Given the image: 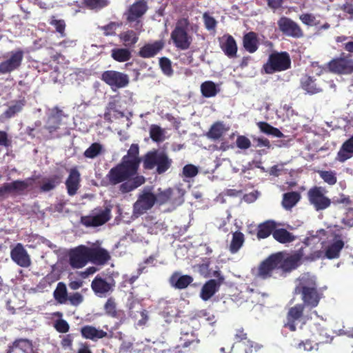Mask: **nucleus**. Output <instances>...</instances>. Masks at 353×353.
<instances>
[{"mask_svg":"<svg viewBox=\"0 0 353 353\" xmlns=\"http://www.w3.org/2000/svg\"><path fill=\"white\" fill-rule=\"evenodd\" d=\"M142 161L144 170H150L156 168L158 174L167 172L172 163V160L167 154L157 150L148 152L143 156ZM141 162L139 146L137 143H132L121 162L112 168L107 174L105 178L109 184H120L119 190L123 194L128 193L143 185L145 179L138 174Z\"/></svg>","mask_w":353,"mask_h":353,"instance_id":"obj_1","label":"nucleus"},{"mask_svg":"<svg viewBox=\"0 0 353 353\" xmlns=\"http://www.w3.org/2000/svg\"><path fill=\"white\" fill-rule=\"evenodd\" d=\"M297 280L294 293L301 295L305 307H316L323 297V293L318 289L316 278L309 273H304Z\"/></svg>","mask_w":353,"mask_h":353,"instance_id":"obj_2","label":"nucleus"},{"mask_svg":"<svg viewBox=\"0 0 353 353\" xmlns=\"http://www.w3.org/2000/svg\"><path fill=\"white\" fill-rule=\"evenodd\" d=\"M344 49L349 53H341L340 57L332 59L327 63L329 71L338 74H347L353 72V41H349L344 43Z\"/></svg>","mask_w":353,"mask_h":353,"instance_id":"obj_3","label":"nucleus"},{"mask_svg":"<svg viewBox=\"0 0 353 353\" xmlns=\"http://www.w3.org/2000/svg\"><path fill=\"white\" fill-rule=\"evenodd\" d=\"M291 63V59L288 52L274 51L269 55L267 61L263 65L262 70L265 74H272L290 69Z\"/></svg>","mask_w":353,"mask_h":353,"instance_id":"obj_4","label":"nucleus"},{"mask_svg":"<svg viewBox=\"0 0 353 353\" xmlns=\"http://www.w3.org/2000/svg\"><path fill=\"white\" fill-rule=\"evenodd\" d=\"M189 24L188 19H181L177 21L174 29L171 32L170 37L174 46L181 50L190 48L192 42V37L188 33Z\"/></svg>","mask_w":353,"mask_h":353,"instance_id":"obj_5","label":"nucleus"},{"mask_svg":"<svg viewBox=\"0 0 353 353\" xmlns=\"http://www.w3.org/2000/svg\"><path fill=\"white\" fill-rule=\"evenodd\" d=\"M112 205H107L103 209L95 208L91 214L81 218V223L85 227H99L110 220Z\"/></svg>","mask_w":353,"mask_h":353,"instance_id":"obj_6","label":"nucleus"},{"mask_svg":"<svg viewBox=\"0 0 353 353\" xmlns=\"http://www.w3.org/2000/svg\"><path fill=\"white\" fill-rule=\"evenodd\" d=\"M24 52L21 49L10 51L3 56L0 63V74H6L18 70L22 63Z\"/></svg>","mask_w":353,"mask_h":353,"instance_id":"obj_7","label":"nucleus"},{"mask_svg":"<svg viewBox=\"0 0 353 353\" xmlns=\"http://www.w3.org/2000/svg\"><path fill=\"white\" fill-rule=\"evenodd\" d=\"M101 79L114 91L127 87L130 83L127 74L114 70L103 72Z\"/></svg>","mask_w":353,"mask_h":353,"instance_id":"obj_8","label":"nucleus"},{"mask_svg":"<svg viewBox=\"0 0 353 353\" xmlns=\"http://www.w3.org/2000/svg\"><path fill=\"white\" fill-rule=\"evenodd\" d=\"M277 26L279 31L286 37L300 39L304 35L303 30L301 26L289 17H281L277 21Z\"/></svg>","mask_w":353,"mask_h":353,"instance_id":"obj_9","label":"nucleus"},{"mask_svg":"<svg viewBox=\"0 0 353 353\" xmlns=\"http://www.w3.org/2000/svg\"><path fill=\"white\" fill-rule=\"evenodd\" d=\"M148 10V4L145 1H137L131 5L126 12V19L128 22H136L132 26L136 30H141L142 23L140 19L145 14Z\"/></svg>","mask_w":353,"mask_h":353,"instance_id":"obj_10","label":"nucleus"},{"mask_svg":"<svg viewBox=\"0 0 353 353\" xmlns=\"http://www.w3.org/2000/svg\"><path fill=\"white\" fill-rule=\"evenodd\" d=\"M155 194L150 191H143L133 205V215L139 216L150 210L156 203Z\"/></svg>","mask_w":353,"mask_h":353,"instance_id":"obj_11","label":"nucleus"},{"mask_svg":"<svg viewBox=\"0 0 353 353\" xmlns=\"http://www.w3.org/2000/svg\"><path fill=\"white\" fill-rule=\"evenodd\" d=\"M279 258L276 256V253L270 254L260 263L254 274L255 276L263 280L270 279L272 276L273 272L279 270Z\"/></svg>","mask_w":353,"mask_h":353,"instance_id":"obj_12","label":"nucleus"},{"mask_svg":"<svg viewBox=\"0 0 353 353\" xmlns=\"http://www.w3.org/2000/svg\"><path fill=\"white\" fill-rule=\"evenodd\" d=\"M307 198L311 205L316 210H323L327 208L331 204V200L325 196L321 187L314 186L307 192Z\"/></svg>","mask_w":353,"mask_h":353,"instance_id":"obj_13","label":"nucleus"},{"mask_svg":"<svg viewBox=\"0 0 353 353\" xmlns=\"http://www.w3.org/2000/svg\"><path fill=\"white\" fill-rule=\"evenodd\" d=\"M89 262L88 247L79 245L70 250L69 263L73 268H82Z\"/></svg>","mask_w":353,"mask_h":353,"instance_id":"obj_14","label":"nucleus"},{"mask_svg":"<svg viewBox=\"0 0 353 353\" xmlns=\"http://www.w3.org/2000/svg\"><path fill=\"white\" fill-rule=\"evenodd\" d=\"M34 179L31 177L26 180H16L11 183H5L0 187V198L12 192L23 193L32 185Z\"/></svg>","mask_w":353,"mask_h":353,"instance_id":"obj_15","label":"nucleus"},{"mask_svg":"<svg viewBox=\"0 0 353 353\" xmlns=\"http://www.w3.org/2000/svg\"><path fill=\"white\" fill-rule=\"evenodd\" d=\"M115 282L113 279L109 281L102 278L99 275L95 276L91 283V288L95 294L102 296L114 290Z\"/></svg>","mask_w":353,"mask_h":353,"instance_id":"obj_16","label":"nucleus"},{"mask_svg":"<svg viewBox=\"0 0 353 353\" xmlns=\"http://www.w3.org/2000/svg\"><path fill=\"white\" fill-rule=\"evenodd\" d=\"M10 256L12 260L20 267L28 268L31 265L30 256L21 243H17L11 250Z\"/></svg>","mask_w":353,"mask_h":353,"instance_id":"obj_17","label":"nucleus"},{"mask_svg":"<svg viewBox=\"0 0 353 353\" xmlns=\"http://www.w3.org/2000/svg\"><path fill=\"white\" fill-rule=\"evenodd\" d=\"M305 307V305L301 303L296 304L290 307L287 313L284 327L288 328L291 332H295L296 330L295 323L303 317Z\"/></svg>","mask_w":353,"mask_h":353,"instance_id":"obj_18","label":"nucleus"},{"mask_svg":"<svg viewBox=\"0 0 353 353\" xmlns=\"http://www.w3.org/2000/svg\"><path fill=\"white\" fill-rule=\"evenodd\" d=\"M276 256L279 258L278 269L281 270L282 276H285L287 273L296 269L301 264L298 256L295 257L291 254L285 258L281 252L276 253Z\"/></svg>","mask_w":353,"mask_h":353,"instance_id":"obj_19","label":"nucleus"},{"mask_svg":"<svg viewBox=\"0 0 353 353\" xmlns=\"http://www.w3.org/2000/svg\"><path fill=\"white\" fill-rule=\"evenodd\" d=\"M165 41L163 39L154 41L153 43H148L143 45L138 52V56L149 59L155 57L165 47Z\"/></svg>","mask_w":353,"mask_h":353,"instance_id":"obj_20","label":"nucleus"},{"mask_svg":"<svg viewBox=\"0 0 353 353\" xmlns=\"http://www.w3.org/2000/svg\"><path fill=\"white\" fill-rule=\"evenodd\" d=\"M65 184L69 196H72L77 193L81 187V174L76 167L70 170Z\"/></svg>","mask_w":353,"mask_h":353,"instance_id":"obj_21","label":"nucleus"},{"mask_svg":"<svg viewBox=\"0 0 353 353\" xmlns=\"http://www.w3.org/2000/svg\"><path fill=\"white\" fill-rule=\"evenodd\" d=\"M89 261L98 265L106 264L111 259L108 250L101 247H88Z\"/></svg>","mask_w":353,"mask_h":353,"instance_id":"obj_22","label":"nucleus"},{"mask_svg":"<svg viewBox=\"0 0 353 353\" xmlns=\"http://www.w3.org/2000/svg\"><path fill=\"white\" fill-rule=\"evenodd\" d=\"M220 48L224 54L229 58L236 57L237 45L234 37L230 34H225L220 41Z\"/></svg>","mask_w":353,"mask_h":353,"instance_id":"obj_23","label":"nucleus"},{"mask_svg":"<svg viewBox=\"0 0 353 353\" xmlns=\"http://www.w3.org/2000/svg\"><path fill=\"white\" fill-rule=\"evenodd\" d=\"M176 193L171 188H168L163 191L159 192L155 194L156 203L159 205L169 203L172 205H179L182 203L181 198L176 199L175 196Z\"/></svg>","mask_w":353,"mask_h":353,"instance_id":"obj_24","label":"nucleus"},{"mask_svg":"<svg viewBox=\"0 0 353 353\" xmlns=\"http://www.w3.org/2000/svg\"><path fill=\"white\" fill-rule=\"evenodd\" d=\"M61 119L59 115H51L48 117L45 126L41 129V133L45 139L52 138V134L56 132L61 125Z\"/></svg>","mask_w":353,"mask_h":353,"instance_id":"obj_25","label":"nucleus"},{"mask_svg":"<svg viewBox=\"0 0 353 353\" xmlns=\"http://www.w3.org/2000/svg\"><path fill=\"white\" fill-rule=\"evenodd\" d=\"M80 332L83 338L93 341H97L99 339L105 338L108 335V333L103 330L97 329L95 327L90 325L81 327Z\"/></svg>","mask_w":353,"mask_h":353,"instance_id":"obj_26","label":"nucleus"},{"mask_svg":"<svg viewBox=\"0 0 353 353\" xmlns=\"http://www.w3.org/2000/svg\"><path fill=\"white\" fill-rule=\"evenodd\" d=\"M193 277L190 275H180L179 272H174L170 278V284L176 289L183 290L190 285L193 281Z\"/></svg>","mask_w":353,"mask_h":353,"instance_id":"obj_27","label":"nucleus"},{"mask_svg":"<svg viewBox=\"0 0 353 353\" xmlns=\"http://www.w3.org/2000/svg\"><path fill=\"white\" fill-rule=\"evenodd\" d=\"M220 287L214 280H208L201 289L200 298L204 301L210 300L219 290Z\"/></svg>","mask_w":353,"mask_h":353,"instance_id":"obj_28","label":"nucleus"},{"mask_svg":"<svg viewBox=\"0 0 353 353\" xmlns=\"http://www.w3.org/2000/svg\"><path fill=\"white\" fill-rule=\"evenodd\" d=\"M259 41L257 34L254 32L245 33L243 37V46L249 53H254L259 48Z\"/></svg>","mask_w":353,"mask_h":353,"instance_id":"obj_29","label":"nucleus"},{"mask_svg":"<svg viewBox=\"0 0 353 353\" xmlns=\"http://www.w3.org/2000/svg\"><path fill=\"white\" fill-rule=\"evenodd\" d=\"M14 349H19L24 353H29L32 350V343L28 339H17L8 345L6 353H12Z\"/></svg>","mask_w":353,"mask_h":353,"instance_id":"obj_30","label":"nucleus"},{"mask_svg":"<svg viewBox=\"0 0 353 353\" xmlns=\"http://www.w3.org/2000/svg\"><path fill=\"white\" fill-rule=\"evenodd\" d=\"M313 77L305 75L301 79V87L310 94H316L322 91V88L315 82Z\"/></svg>","mask_w":353,"mask_h":353,"instance_id":"obj_31","label":"nucleus"},{"mask_svg":"<svg viewBox=\"0 0 353 353\" xmlns=\"http://www.w3.org/2000/svg\"><path fill=\"white\" fill-rule=\"evenodd\" d=\"M353 156V136L343 143L336 158L340 162H344Z\"/></svg>","mask_w":353,"mask_h":353,"instance_id":"obj_32","label":"nucleus"},{"mask_svg":"<svg viewBox=\"0 0 353 353\" xmlns=\"http://www.w3.org/2000/svg\"><path fill=\"white\" fill-rule=\"evenodd\" d=\"M119 37L125 47L128 48L134 47L139 39V33L132 30H128L121 32Z\"/></svg>","mask_w":353,"mask_h":353,"instance_id":"obj_33","label":"nucleus"},{"mask_svg":"<svg viewBox=\"0 0 353 353\" xmlns=\"http://www.w3.org/2000/svg\"><path fill=\"white\" fill-rule=\"evenodd\" d=\"M228 130L229 128H226L223 122L216 121L210 127L207 133V137L212 140H218Z\"/></svg>","mask_w":353,"mask_h":353,"instance_id":"obj_34","label":"nucleus"},{"mask_svg":"<svg viewBox=\"0 0 353 353\" xmlns=\"http://www.w3.org/2000/svg\"><path fill=\"white\" fill-rule=\"evenodd\" d=\"M276 223L274 221H266L258 225L257 238L259 239L268 237L276 228Z\"/></svg>","mask_w":353,"mask_h":353,"instance_id":"obj_35","label":"nucleus"},{"mask_svg":"<svg viewBox=\"0 0 353 353\" xmlns=\"http://www.w3.org/2000/svg\"><path fill=\"white\" fill-rule=\"evenodd\" d=\"M272 236L276 241L283 244L291 243L296 239V236L292 233L284 228H275L272 232Z\"/></svg>","mask_w":353,"mask_h":353,"instance_id":"obj_36","label":"nucleus"},{"mask_svg":"<svg viewBox=\"0 0 353 353\" xmlns=\"http://www.w3.org/2000/svg\"><path fill=\"white\" fill-rule=\"evenodd\" d=\"M62 177L61 175L55 174L43 180L40 186V191L42 192H50L59 185L61 182Z\"/></svg>","mask_w":353,"mask_h":353,"instance_id":"obj_37","label":"nucleus"},{"mask_svg":"<svg viewBox=\"0 0 353 353\" xmlns=\"http://www.w3.org/2000/svg\"><path fill=\"white\" fill-rule=\"evenodd\" d=\"M111 57L117 62H125L132 57V52L130 48H116L111 50Z\"/></svg>","mask_w":353,"mask_h":353,"instance_id":"obj_38","label":"nucleus"},{"mask_svg":"<svg viewBox=\"0 0 353 353\" xmlns=\"http://www.w3.org/2000/svg\"><path fill=\"white\" fill-rule=\"evenodd\" d=\"M219 91V87L212 81H204L201 85V94L205 98L214 97Z\"/></svg>","mask_w":353,"mask_h":353,"instance_id":"obj_39","label":"nucleus"},{"mask_svg":"<svg viewBox=\"0 0 353 353\" xmlns=\"http://www.w3.org/2000/svg\"><path fill=\"white\" fill-rule=\"evenodd\" d=\"M245 242L244 234L239 231L232 233V239L229 246V250L232 254L239 252Z\"/></svg>","mask_w":353,"mask_h":353,"instance_id":"obj_40","label":"nucleus"},{"mask_svg":"<svg viewBox=\"0 0 353 353\" xmlns=\"http://www.w3.org/2000/svg\"><path fill=\"white\" fill-rule=\"evenodd\" d=\"M54 299L59 304H64L68 301V291L66 285L63 282H59L53 292Z\"/></svg>","mask_w":353,"mask_h":353,"instance_id":"obj_41","label":"nucleus"},{"mask_svg":"<svg viewBox=\"0 0 353 353\" xmlns=\"http://www.w3.org/2000/svg\"><path fill=\"white\" fill-rule=\"evenodd\" d=\"M343 246L344 243L341 239L335 241L333 243L327 246L325 250V256L329 259L338 258Z\"/></svg>","mask_w":353,"mask_h":353,"instance_id":"obj_42","label":"nucleus"},{"mask_svg":"<svg viewBox=\"0 0 353 353\" xmlns=\"http://www.w3.org/2000/svg\"><path fill=\"white\" fill-rule=\"evenodd\" d=\"M301 195L297 192H287L283 194L282 205L286 210H290L300 200Z\"/></svg>","mask_w":353,"mask_h":353,"instance_id":"obj_43","label":"nucleus"},{"mask_svg":"<svg viewBox=\"0 0 353 353\" xmlns=\"http://www.w3.org/2000/svg\"><path fill=\"white\" fill-rule=\"evenodd\" d=\"M257 126L260 129L261 132L268 135H272L277 138H281L283 137V134L278 128L272 126L265 121L258 122Z\"/></svg>","mask_w":353,"mask_h":353,"instance_id":"obj_44","label":"nucleus"},{"mask_svg":"<svg viewBox=\"0 0 353 353\" xmlns=\"http://www.w3.org/2000/svg\"><path fill=\"white\" fill-rule=\"evenodd\" d=\"M26 101L24 99L18 100L14 102L13 105H11L8 108L3 112L5 118L10 119L13 117L16 114L20 112L23 106L25 105Z\"/></svg>","mask_w":353,"mask_h":353,"instance_id":"obj_45","label":"nucleus"},{"mask_svg":"<svg viewBox=\"0 0 353 353\" xmlns=\"http://www.w3.org/2000/svg\"><path fill=\"white\" fill-rule=\"evenodd\" d=\"M104 310L105 314L112 318H119L120 316L121 311L117 310V305L114 298L110 297L108 299L105 305Z\"/></svg>","mask_w":353,"mask_h":353,"instance_id":"obj_46","label":"nucleus"},{"mask_svg":"<svg viewBox=\"0 0 353 353\" xmlns=\"http://www.w3.org/2000/svg\"><path fill=\"white\" fill-rule=\"evenodd\" d=\"M103 152V146L99 143H92L83 152V156L88 159H94Z\"/></svg>","mask_w":353,"mask_h":353,"instance_id":"obj_47","label":"nucleus"},{"mask_svg":"<svg viewBox=\"0 0 353 353\" xmlns=\"http://www.w3.org/2000/svg\"><path fill=\"white\" fill-rule=\"evenodd\" d=\"M49 24L54 27L56 31L61 37H65L66 23L63 19H57L54 16H52L49 21Z\"/></svg>","mask_w":353,"mask_h":353,"instance_id":"obj_48","label":"nucleus"},{"mask_svg":"<svg viewBox=\"0 0 353 353\" xmlns=\"http://www.w3.org/2000/svg\"><path fill=\"white\" fill-rule=\"evenodd\" d=\"M150 137L154 142H161L164 139L163 130L156 124H152L150 127Z\"/></svg>","mask_w":353,"mask_h":353,"instance_id":"obj_49","label":"nucleus"},{"mask_svg":"<svg viewBox=\"0 0 353 353\" xmlns=\"http://www.w3.org/2000/svg\"><path fill=\"white\" fill-rule=\"evenodd\" d=\"M82 3L88 9L97 10L106 7L109 2L108 0H82Z\"/></svg>","mask_w":353,"mask_h":353,"instance_id":"obj_50","label":"nucleus"},{"mask_svg":"<svg viewBox=\"0 0 353 353\" xmlns=\"http://www.w3.org/2000/svg\"><path fill=\"white\" fill-rule=\"evenodd\" d=\"M296 349L303 351H312L313 350H317V343H313V342L310 339H306L305 341H301L300 342H294L292 344Z\"/></svg>","mask_w":353,"mask_h":353,"instance_id":"obj_51","label":"nucleus"},{"mask_svg":"<svg viewBox=\"0 0 353 353\" xmlns=\"http://www.w3.org/2000/svg\"><path fill=\"white\" fill-rule=\"evenodd\" d=\"M320 177L327 184L334 185L337 179L336 172L332 170H321L319 172Z\"/></svg>","mask_w":353,"mask_h":353,"instance_id":"obj_52","label":"nucleus"},{"mask_svg":"<svg viewBox=\"0 0 353 353\" xmlns=\"http://www.w3.org/2000/svg\"><path fill=\"white\" fill-rule=\"evenodd\" d=\"M301 22L308 26H318L320 21L316 20V17L311 13H304L299 16Z\"/></svg>","mask_w":353,"mask_h":353,"instance_id":"obj_53","label":"nucleus"},{"mask_svg":"<svg viewBox=\"0 0 353 353\" xmlns=\"http://www.w3.org/2000/svg\"><path fill=\"white\" fill-rule=\"evenodd\" d=\"M159 66L163 73L167 76H171L173 74L171 61L167 57L159 59Z\"/></svg>","mask_w":353,"mask_h":353,"instance_id":"obj_54","label":"nucleus"},{"mask_svg":"<svg viewBox=\"0 0 353 353\" xmlns=\"http://www.w3.org/2000/svg\"><path fill=\"white\" fill-rule=\"evenodd\" d=\"M203 19L205 28L208 30H214L217 24L216 19L210 15L208 12H204Z\"/></svg>","mask_w":353,"mask_h":353,"instance_id":"obj_55","label":"nucleus"},{"mask_svg":"<svg viewBox=\"0 0 353 353\" xmlns=\"http://www.w3.org/2000/svg\"><path fill=\"white\" fill-rule=\"evenodd\" d=\"M54 329L59 333H67L70 330V325L68 323L63 319H59L54 322Z\"/></svg>","mask_w":353,"mask_h":353,"instance_id":"obj_56","label":"nucleus"},{"mask_svg":"<svg viewBox=\"0 0 353 353\" xmlns=\"http://www.w3.org/2000/svg\"><path fill=\"white\" fill-rule=\"evenodd\" d=\"M236 145L241 150H247L251 146L250 140L244 135H239L236 140Z\"/></svg>","mask_w":353,"mask_h":353,"instance_id":"obj_57","label":"nucleus"},{"mask_svg":"<svg viewBox=\"0 0 353 353\" xmlns=\"http://www.w3.org/2000/svg\"><path fill=\"white\" fill-rule=\"evenodd\" d=\"M198 172V168L192 164L185 165L183 168V175L188 178H192L196 176Z\"/></svg>","mask_w":353,"mask_h":353,"instance_id":"obj_58","label":"nucleus"},{"mask_svg":"<svg viewBox=\"0 0 353 353\" xmlns=\"http://www.w3.org/2000/svg\"><path fill=\"white\" fill-rule=\"evenodd\" d=\"M119 26V24L118 23L112 21L108 24L102 26L101 29L104 31L103 34L105 36H110L115 34V30Z\"/></svg>","mask_w":353,"mask_h":353,"instance_id":"obj_59","label":"nucleus"},{"mask_svg":"<svg viewBox=\"0 0 353 353\" xmlns=\"http://www.w3.org/2000/svg\"><path fill=\"white\" fill-rule=\"evenodd\" d=\"M68 301L73 306H78L83 301V296L79 292H74L71 294L68 297Z\"/></svg>","mask_w":353,"mask_h":353,"instance_id":"obj_60","label":"nucleus"},{"mask_svg":"<svg viewBox=\"0 0 353 353\" xmlns=\"http://www.w3.org/2000/svg\"><path fill=\"white\" fill-rule=\"evenodd\" d=\"M12 141L8 138V134L6 131L0 130V146L6 148L11 146Z\"/></svg>","mask_w":353,"mask_h":353,"instance_id":"obj_61","label":"nucleus"},{"mask_svg":"<svg viewBox=\"0 0 353 353\" xmlns=\"http://www.w3.org/2000/svg\"><path fill=\"white\" fill-rule=\"evenodd\" d=\"M253 141L256 142V145H254L256 148L258 147H265L268 149H270L271 144L270 141L266 138L263 137H257L253 138Z\"/></svg>","mask_w":353,"mask_h":353,"instance_id":"obj_62","label":"nucleus"},{"mask_svg":"<svg viewBox=\"0 0 353 353\" xmlns=\"http://www.w3.org/2000/svg\"><path fill=\"white\" fill-rule=\"evenodd\" d=\"M210 276H213L215 279H212V280H214L216 283H219V285H221L225 281V277L222 275L220 270H214L212 274H210Z\"/></svg>","mask_w":353,"mask_h":353,"instance_id":"obj_63","label":"nucleus"},{"mask_svg":"<svg viewBox=\"0 0 353 353\" xmlns=\"http://www.w3.org/2000/svg\"><path fill=\"white\" fill-rule=\"evenodd\" d=\"M247 339V334L243 329H238L234 335V341L236 343H240Z\"/></svg>","mask_w":353,"mask_h":353,"instance_id":"obj_64","label":"nucleus"}]
</instances>
